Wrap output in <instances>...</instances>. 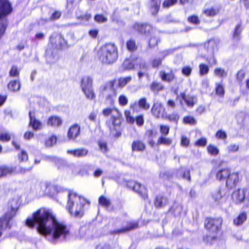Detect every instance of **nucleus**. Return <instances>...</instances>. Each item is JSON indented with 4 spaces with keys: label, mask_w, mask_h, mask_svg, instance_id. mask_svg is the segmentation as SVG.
I'll return each instance as SVG.
<instances>
[{
    "label": "nucleus",
    "mask_w": 249,
    "mask_h": 249,
    "mask_svg": "<svg viewBox=\"0 0 249 249\" xmlns=\"http://www.w3.org/2000/svg\"><path fill=\"white\" fill-rule=\"evenodd\" d=\"M9 204L11 208L10 211L7 212L0 218V237L3 231L9 226V221L16 215L18 209V203L16 200H11Z\"/></svg>",
    "instance_id": "nucleus-6"
},
{
    "label": "nucleus",
    "mask_w": 249,
    "mask_h": 249,
    "mask_svg": "<svg viewBox=\"0 0 249 249\" xmlns=\"http://www.w3.org/2000/svg\"><path fill=\"white\" fill-rule=\"evenodd\" d=\"M19 71L18 67L16 66H13L9 71V75L11 77H18Z\"/></svg>",
    "instance_id": "nucleus-48"
},
{
    "label": "nucleus",
    "mask_w": 249,
    "mask_h": 249,
    "mask_svg": "<svg viewBox=\"0 0 249 249\" xmlns=\"http://www.w3.org/2000/svg\"><path fill=\"white\" fill-rule=\"evenodd\" d=\"M231 172L228 168L219 170L216 174V178L219 181L227 180Z\"/></svg>",
    "instance_id": "nucleus-20"
},
{
    "label": "nucleus",
    "mask_w": 249,
    "mask_h": 249,
    "mask_svg": "<svg viewBox=\"0 0 249 249\" xmlns=\"http://www.w3.org/2000/svg\"><path fill=\"white\" fill-rule=\"evenodd\" d=\"M30 123L29 125L32 126L34 130H40L42 127V124L40 121L36 118L35 112H29Z\"/></svg>",
    "instance_id": "nucleus-14"
},
{
    "label": "nucleus",
    "mask_w": 249,
    "mask_h": 249,
    "mask_svg": "<svg viewBox=\"0 0 249 249\" xmlns=\"http://www.w3.org/2000/svg\"><path fill=\"white\" fill-rule=\"evenodd\" d=\"M133 28L140 34H143L149 37V45L150 47H155L160 41L158 36L159 32L150 25L135 23Z\"/></svg>",
    "instance_id": "nucleus-4"
},
{
    "label": "nucleus",
    "mask_w": 249,
    "mask_h": 249,
    "mask_svg": "<svg viewBox=\"0 0 249 249\" xmlns=\"http://www.w3.org/2000/svg\"><path fill=\"white\" fill-rule=\"evenodd\" d=\"M80 132V126L77 124H75L69 128L68 132V137L69 139L73 140L79 135Z\"/></svg>",
    "instance_id": "nucleus-18"
},
{
    "label": "nucleus",
    "mask_w": 249,
    "mask_h": 249,
    "mask_svg": "<svg viewBox=\"0 0 249 249\" xmlns=\"http://www.w3.org/2000/svg\"><path fill=\"white\" fill-rule=\"evenodd\" d=\"M26 224L30 228H33L36 224L38 233L51 237L53 241H64L70 237L67 226L57 221L52 213L45 209H40L34 213L32 218L26 220Z\"/></svg>",
    "instance_id": "nucleus-1"
},
{
    "label": "nucleus",
    "mask_w": 249,
    "mask_h": 249,
    "mask_svg": "<svg viewBox=\"0 0 249 249\" xmlns=\"http://www.w3.org/2000/svg\"><path fill=\"white\" fill-rule=\"evenodd\" d=\"M38 189L40 188L42 193L53 196L61 190V187L57 185H53L46 182L39 183L37 185Z\"/></svg>",
    "instance_id": "nucleus-8"
},
{
    "label": "nucleus",
    "mask_w": 249,
    "mask_h": 249,
    "mask_svg": "<svg viewBox=\"0 0 249 249\" xmlns=\"http://www.w3.org/2000/svg\"><path fill=\"white\" fill-rule=\"evenodd\" d=\"M67 153L75 157L80 158L86 156L88 153V150L86 148H80L68 150Z\"/></svg>",
    "instance_id": "nucleus-23"
},
{
    "label": "nucleus",
    "mask_w": 249,
    "mask_h": 249,
    "mask_svg": "<svg viewBox=\"0 0 249 249\" xmlns=\"http://www.w3.org/2000/svg\"><path fill=\"white\" fill-rule=\"evenodd\" d=\"M178 0H165L163 3V7L168 8L176 4Z\"/></svg>",
    "instance_id": "nucleus-54"
},
{
    "label": "nucleus",
    "mask_w": 249,
    "mask_h": 249,
    "mask_svg": "<svg viewBox=\"0 0 249 249\" xmlns=\"http://www.w3.org/2000/svg\"><path fill=\"white\" fill-rule=\"evenodd\" d=\"M145 149V144L140 141H135L132 143V151L142 152Z\"/></svg>",
    "instance_id": "nucleus-27"
},
{
    "label": "nucleus",
    "mask_w": 249,
    "mask_h": 249,
    "mask_svg": "<svg viewBox=\"0 0 249 249\" xmlns=\"http://www.w3.org/2000/svg\"><path fill=\"white\" fill-rule=\"evenodd\" d=\"M138 63V58L126 59L123 62L122 67L124 71H129L135 68Z\"/></svg>",
    "instance_id": "nucleus-15"
},
{
    "label": "nucleus",
    "mask_w": 249,
    "mask_h": 249,
    "mask_svg": "<svg viewBox=\"0 0 249 249\" xmlns=\"http://www.w3.org/2000/svg\"><path fill=\"white\" fill-rule=\"evenodd\" d=\"M212 196L215 201L219 202L222 197V191L220 189L214 191L212 194Z\"/></svg>",
    "instance_id": "nucleus-42"
},
{
    "label": "nucleus",
    "mask_w": 249,
    "mask_h": 249,
    "mask_svg": "<svg viewBox=\"0 0 249 249\" xmlns=\"http://www.w3.org/2000/svg\"><path fill=\"white\" fill-rule=\"evenodd\" d=\"M16 172V168L6 165L0 166V178L11 175Z\"/></svg>",
    "instance_id": "nucleus-19"
},
{
    "label": "nucleus",
    "mask_w": 249,
    "mask_h": 249,
    "mask_svg": "<svg viewBox=\"0 0 249 249\" xmlns=\"http://www.w3.org/2000/svg\"><path fill=\"white\" fill-rule=\"evenodd\" d=\"M114 247L110 244H100L96 247V249H113Z\"/></svg>",
    "instance_id": "nucleus-56"
},
{
    "label": "nucleus",
    "mask_w": 249,
    "mask_h": 249,
    "mask_svg": "<svg viewBox=\"0 0 249 249\" xmlns=\"http://www.w3.org/2000/svg\"><path fill=\"white\" fill-rule=\"evenodd\" d=\"M219 12L220 7L218 6L214 5L205 6L202 11V13L207 17L212 18L218 15Z\"/></svg>",
    "instance_id": "nucleus-13"
},
{
    "label": "nucleus",
    "mask_w": 249,
    "mask_h": 249,
    "mask_svg": "<svg viewBox=\"0 0 249 249\" xmlns=\"http://www.w3.org/2000/svg\"><path fill=\"white\" fill-rule=\"evenodd\" d=\"M98 55L100 60L103 63H113L118 58L117 48L114 44H106L99 49Z\"/></svg>",
    "instance_id": "nucleus-3"
},
{
    "label": "nucleus",
    "mask_w": 249,
    "mask_h": 249,
    "mask_svg": "<svg viewBox=\"0 0 249 249\" xmlns=\"http://www.w3.org/2000/svg\"><path fill=\"white\" fill-rule=\"evenodd\" d=\"M94 19L95 20L99 23H104L106 22L107 20V18L104 17L102 15H96L94 17Z\"/></svg>",
    "instance_id": "nucleus-52"
},
{
    "label": "nucleus",
    "mask_w": 249,
    "mask_h": 249,
    "mask_svg": "<svg viewBox=\"0 0 249 249\" xmlns=\"http://www.w3.org/2000/svg\"><path fill=\"white\" fill-rule=\"evenodd\" d=\"M164 118H166L171 122H173L176 124H178L179 116L177 112H173L169 114L168 116L165 115Z\"/></svg>",
    "instance_id": "nucleus-39"
},
{
    "label": "nucleus",
    "mask_w": 249,
    "mask_h": 249,
    "mask_svg": "<svg viewBox=\"0 0 249 249\" xmlns=\"http://www.w3.org/2000/svg\"><path fill=\"white\" fill-rule=\"evenodd\" d=\"M132 78L130 76L121 77L118 80V86L120 88H124L126 84L130 82Z\"/></svg>",
    "instance_id": "nucleus-34"
},
{
    "label": "nucleus",
    "mask_w": 249,
    "mask_h": 249,
    "mask_svg": "<svg viewBox=\"0 0 249 249\" xmlns=\"http://www.w3.org/2000/svg\"><path fill=\"white\" fill-rule=\"evenodd\" d=\"M124 114V116L126 120V122L130 124H134V123L135 122V119L133 118V117H132L131 115L130 111L129 110H125Z\"/></svg>",
    "instance_id": "nucleus-45"
},
{
    "label": "nucleus",
    "mask_w": 249,
    "mask_h": 249,
    "mask_svg": "<svg viewBox=\"0 0 249 249\" xmlns=\"http://www.w3.org/2000/svg\"><path fill=\"white\" fill-rule=\"evenodd\" d=\"M138 106L140 108L144 110H148L150 107V105L147 103L146 99L142 98L139 100L138 102Z\"/></svg>",
    "instance_id": "nucleus-37"
},
{
    "label": "nucleus",
    "mask_w": 249,
    "mask_h": 249,
    "mask_svg": "<svg viewBox=\"0 0 249 249\" xmlns=\"http://www.w3.org/2000/svg\"><path fill=\"white\" fill-rule=\"evenodd\" d=\"M199 74L201 76L206 75L209 71V67L204 64H200L199 66Z\"/></svg>",
    "instance_id": "nucleus-43"
},
{
    "label": "nucleus",
    "mask_w": 249,
    "mask_h": 249,
    "mask_svg": "<svg viewBox=\"0 0 249 249\" xmlns=\"http://www.w3.org/2000/svg\"><path fill=\"white\" fill-rule=\"evenodd\" d=\"M176 177L178 178H183L188 181L191 180L190 172L184 167H181L177 171Z\"/></svg>",
    "instance_id": "nucleus-24"
},
{
    "label": "nucleus",
    "mask_w": 249,
    "mask_h": 249,
    "mask_svg": "<svg viewBox=\"0 0 249 249\" xmlns=\"http://www.w3.org/2000/svg\"><path fill=\"white\" fill-rule=\"evenodd\" d=\"M216 137L219 139L224 140L227 138V134L224 131L218 130L216 133Z\"/></svg>",
    "instance_id": "nucleus-61"
},
{
    "label": "nucleus",
    "mask_w": 249,
    "mask_h": 249,
    "mask_svg": "<svg viewBox=\"0 0 249 249\" xmlns=\"http://www.w3.org/2000/svg\"><path fill=\"white\" fill-rule=\"evenodd\" d=\"M227 71L225 69L221 68H216L214 70V74L216 76L221 78L226 77L227 76Z\"/></svg>",
    "instance_id": "nucleus-35"
},
{
    "label": "nucleus",
    "mask_w": 249,
    "mask_h": 249,
    "mask_svg": "<svg viewBox=\"0 0 249 249\" xmlns=\"http://www.w3.org/2000/svg\"><path fill=\"white\" fill-rule=\"evenodd\" d=\"M207 143V140L205 138H201L198 141H197L195 144L197 146H204L206 145Z\"/></svg>",
    "instance_id": "nucleus-64"
},
{
    "label": "nucleus",
    "mask_w": 249,
    "mask_h": 249,
    "mask_svg": "<svg viewBox=\"0 0 249 249\" xmlns=\"http://www.w3.org/2000/svg\"><path fill=\"white\" fill-rule=\"evenodd\" d=\"M100 150L104 153L107 152L108 150L107 143L104 141H99L98 142Z\"/></svg>",
    "instance_id": "nucleus-44"
},
{
    "label": "nucleus",
    "mask_w": 249,
    "mask_h": 249,
    "mask_svg": "<svg viewBox=\"0 0 249 249\" xmlns=\"http://www.w3.org/2000/svg\"><path fill=\"white\" fill-rule=\"evenodd\" d=\"M119 103L121 106H125L128 103V99L124 95H121L119 97Z\"/></svg>",
    "instance_id": "nucleus-57"
},
{
    "label": "nucleus",
    "mask_w": 249,
    "mask_h": 249,
    "mask_svg": "<svg viewBox=\"0 0 249 249\" xmlns=\"http://www.w3.org/2000/svg\"><path fill=\"white\" fill-rule=\"evenodd\" d=\"M162 58L161 57H155L151 60V64L153 68H158L160 66L162 62Z\"/></svg>",
    "instance_id": "nucleus-47"
},
{
    "label": "nucleus",
    "mask_w": 249,
    "mask_h": 249,
    "mask_svg": "<svg viewBox=\"0 0 249 249\" xmlns=\"http://www.w3.org/2000/svg\"><path fill=\"white\" fill-rule=\"evenodd\" d=\"M183 122L185 124L195 125L196 124V120L195 119L194 117L188 116L183 118Z\"/></svg>",
    "instance_id": "nucleus-40"
},
{
    "label": "nucleus",
    "mask_w": 249,
    "mask_h": 249,
    "mask_svg": "<svg viewBox=\"0 0 249 249\" xmlns=\"http://www.w3.org/2000/svg\"><path fill=\"white\" fill-rule=\"evenodd\" d=\"M161 2L160 0H151L150 3V11L152 15H156L160 9Z\"/></svg>",
    "instance_id": "nucleus-28"
},
{
    "label": "nucleus",
    "mask_w": 249,
    "mask_h": 249,
    "mask_svg": "<svg viewBox=\"0 0 249 249\" xmlns=\"http://www.w3.org/2000/svg\"><path fill=\"white\" fill-rule=\"evenodd\" d=\"M20 88V84L18 80L11 81L8 84V88L12 91H18Z\"/></svg>",
    "instance_id": "nucleus-30"
},
{
    "label": "nucleus",
    "mask_w": 249,
    "mask_h": 249,
    "mask_svg": "<svg viewBox=\"0 0 249 249\" xmlns=\"http://www.w3.org/2000/svg\"><path fill=\"white\" fill-rule=\"evenodd\" d=\"M224 92V87L220 84L218 85L216 88V94L219 96H223Z\"/></svg>",
    "instance_id": "nucleus-60"
},
{
    "label": "nucleus",
    "mask_w": 249,
    "mask_h": 249,
    "mask_svg": "<svg viewBox=\"0 0 249 249\" xmlns=\"http://www.w3.org/2000/svg\"><path fill=\"white\" fill-rule=\"evenodd\" d=\"M99 203L102 206L108 208L110 205V202L109 199L104 196H101L99 198Z\"/></svg>",
    "instance_id": "nucleus-41"
},
{
    "label": "nucleus",
    "mask_w": 249,
    "mask_h": 249,
    "mask_svg": "<svg viewBox=\"0 0 249 249\" xmlns=\"http://www.w3.org/2000/svg\"><path fill=\"white\" fill-rule=\"evenodd\" d=\"M114 112H116L117 114L119 113V112L117 109H114L113 108H107L104 109L103 110V114L105 116H108L110 115H114L113 113H114ZM112 119H113L112 122H113V124H114L115 123V121L117 120V117H114L113 116H112Z\"/></svg>",
    "instance_id": "nucleus-31"
},
{
    "label": "nucleus",
    "mask_w": 249,
    "mask_h": 249,
    "mask_svg": "<svg viewBox=\"0 0 249 249\" xmlns=\"http://www.w3.org/2000/svg\"><path fill=\"white\" fill-rule=\"evenodd\" d=\"M151 90L154 92L158 93L159 91L162 90L164 89L163 85L159 82H153L150 85Z\"/></svg>",
    "instance_id": "nucleus-32"
},
{
    "label": "nucleus",
    "mask_w": 249,
    "mask_h": 249,
    "mask_svg": "<svg viewBox=\"0 0 249 249\" xmlns=\"http://www.w3.org/2000/svg\"><path fill=\"white\" fill-rule=\"evenodd\" d=\"M172 142V140L168 138H166L165 136H161L160 137L158 141H157V144L160 145V144H164L166 145H170Z\"/></svg>",
    "instance_id": "nucleus-38"
},
{
    "label": "nucleus",
    "mask_w": 249,
    "mask_h": 249,
    "mask_svg": "<svg viewBox=\"0 0 249 249\" xmlns=\"http://www.w3.org/2000/svg\"><path fill=\"white\" fill-rule=\"evenodd\" d=\"M182 99L185 102L186 105L190 107H193L197 102L196 97L189 95H186L184 94L182 95Z\"/></svg>",
    "instance_id": "nucleus-26"
},
{
    "label": "nucleus",
    "mask_w": 249,
    "mask_h": 249,
    "mask_svg": "<svg viewBox=\"0 0 249 249\" xmlns=\"http://www.w3.org/2000/svg\"><path fill=\"white\" fill-rule=\"evenodd\" d=\"M222 219L221 217L217 218H207L205 222L206 228L213 232H216L221 228Z\"/></svg>",
    "instance_id": "nucleus-9"
},
{
    "label": "nucleus",
    "mask_w": 249,
    "mask_h": 249,
    "mask_svg": "<svg viewBox=\"0 0 249 249\" xmlns=\"http://www.w3.org/2000/svg\"><path fill=\"white\" fill-rule=\"evenodd\" d=\"M168 201L167 197L159 195L158 196L155 200V206L157 208H162L168 204Z\"/></svg>",
    "instance_id": "nucleus-25"
},
{
    "label": "nucleus",
    "mask_w": 249,
    "mask_h": 249,
    "mask_svg": "<svg viewBox=\"0 0 249 249\" xmlns=\"http://www.w3.org/2000/svg\"><path fill=\"white\" fill-rule=\"evenodd\" d=\"M246 214L243 213H240L235 219H234L233 223L236 226H240L246 221Z\"/></svg>",
    "instance_id": "nucleus-33"
},
{
    "label": "nucleus",
    "mask_w": 249,
    "mask_h": 249,
    "mask_svg": "<svg viewBox=\"0 0 249 249\" xmlns=\"http://www.w3.org/2000/svg\"><path fill=\"white\" fill-rule=\"evenodd\" d=\"M136 124L139 126H142L144 124V119L142 115H139L136 118Z\"/></svg>",
    "instance_id": "nucleus-62"
},
{
    "label": "nucleus",
    "mask_w": 249,
    "mask_h": 249,
    "mask_svg": "<svg viewBox=\"0 0 249 249\" xmlns=\"http://www.w3.org/2000/svg\"><path fill=\"white\" fill-rule=\"evenodd\" d=\"M151 112L156 117L164 118L166 115L165 109L161 102H157L154 103Z\"/></svg>",
    "instance_id": "nucleus-12"
},
{
    "label": "nucleus",
    "mask_w": 249,
    "mask_h": 249,
    "mask_svg": "<svg viewBox=\"0 0 249 249\" xmlns=\"http://www.w3.org/2000/svg\"><path fill=\"white\" fill-rule=\"evenodd\" d=\"M207 149L209 153L214 156L217 155L219 153V150L218 148L213 145H209Z\"/></svg>",
    "instance_id": "nucleus-49"
},
{
    "label": "nucleus",
    "mask_w": 249,
    "mask_h": 249,
    "mask_svg": "<svg viewBox=\"0 0 249 249\" xmlns=\"http://www.w3.org/2000/svg\"><path fill=\"white\" fill-rule=\"evenodd\" d=\"M239 145L236 144H230L228 147V152L229 153L237 152L239 149Z\"/></svg>",
    "instance_id": "nucleus-58"
},
{
    "label": "nucleus",
    "mask_w": 249,
    "mask_h": 249,
    "mask_svg": "<svg viewBox=\"0 0 249 249\" xmlns=\"http://www.w3.org/2000/svg\"><path fill=\"white\" fill-rule=\"evenodd\" d=\"M139 65L140 71H146L147 70V66L145 63L142 61L138 60V63L137 65Z\"/></svg>",
    "instance_id": "nucleus-63"
},
{
    "label": "nucleus",
    "mask_w": 249,
    "mask_h": 249,
    "mask_svg": "<svg viewBox=\"0 0 249 249\" xmlns=\"http://www.w3.org/2000/svg\"><path fill=\"white\" fill-rule=\"evenodd\" d=\"M12 7L8 0H0V38L7 27L6 16L12 12Z\"/></svg>",
    "instance_id": "nucleus-5"
},
{
    "label": "nucleus",
    "mask_w": 249,
    "mask_h": 249,
    "mask_svg": "<svg viewBox=\"0 0 249 249\" xmlns=\"http://www.w3.org/2000/svg\"><path fill=\"white\" fill-rule=\"evenodd\" d=\"M50 41L51 43L55 48L61 49L66 47L67 44L64 36L61 34H56L50 37Z\"/></svg>",
    "instance_id": "nucleus-11"
},
{
    "label": "nucleus",
    "mask_w": 249,
    "mask_h": 249,
    "mask_svg": "<svg viewBox=\"0 0 249 249\" xmlns=\"http://www.w3.org/2000/svg\"><path fill=\"white\" fill-rule=\"evenodd\" d=\"M160 132L162 136H166L169 132V127L167 125H161L160 126Z\"/></svg>",
    "instance_id": "nucleus-53"
},
{
    "label": "nucleus",
    "mask_w": 249,
    "mask_h": 249,
    "mask_svg": "<svg viewBox=\"0 0 249 249\" xmlns=\"http://www.w3.org/2000/svg\"><path fill=\"white\" fill-rule=\"evenodd\" d=\"M188 20L189 22L193 23L196 25H197L200 23V21L197 16H192L188 18Z\"/></svg>",
    "instance_id": "nucleus-59"
},
{
    "label": "nucleus",
    "mask_w": 249,
    "mask_h": 249,
    "mask_svg": "<svg viewBox=\"0 0 249 249\" xmlns=\"http://www.w3.org/2000/svg\"><path fill=\"white\" fill-rule=\"evenodd\" d=\"M11 139V135L7 132L0 133V141L2 142H8Z\"/></svg>",
    "instance_id": "nucleus-51"
},
{
    "label": "nucleus",
    "mask_w": 249,
    "mask_h": 249,
    "mask_svg": "<svg viewBox=\"0 0 249 249\" xmlns=\"http://www.w3.org/2000/svg\"><path fill=\"white\" fill-rule=\"evenodd\" d=\"M18 159L20 162H24L28 160V156L27 152L22 150L18 155Z\"/></svg>",
    "instance_id": "nucleus-46"
},
{
    "label": "nucleus",
    "mask_w": 249,
    "mask_h": 249,
    "mask_svg": "<svg viewBox=\"0 0 249 249\" xmlns=\"http://www.w3.org/2000/svg\"><path fill=\"white\" fill-rule=\"evenodd\" d=\"M192 69L190 66H185L182 68L181 72L182 74L186 76H189L192 72Z\"/></svg>",
    "instance_id": "nucleus-55"
},
{
    "label": "nucleus",
    "mask_w": 249,
    "mask_h": 249,
    "mask_svg": "<svg viewBox=\"0 0 249 249\" xmlns=\"http://www.w3.org/2000/svg\"><path fill=\"white\" fill-rule=\"evenodd\" d=\"M89 202L84 198L70 192L68 195L67 209L71 215L75 217H81L84 214V207Z\"/></svg>",
    "instance_id": "nucleus-2"
},
{
    "label": "nucleus",
    "mask_w": 249,
    "mask_h": 249,
    "mask_svg": "<svg viewBox=\"0 0 249 249\" xmlns=\"http://www.w3.org/2000/svg\"><path fill=\"white\" fill-rule=\"evenodd\" d=\"M92 79L86 76L82 78L81 82V87L82 91L87 98L92 100L95 98V94L92 89Z\"/></svg>",
    "instance_id": "nucleus-7"
},
{
    "label": "nucleus",
    "mask_w": 249,
    "mask_h": 249,
    "mask_svg": "<svg viewBox=\"0 0 249 249\" xmlns=\"http://www.w3.org/2000/svg\"><path fill=\"white\" fill-rule=\"evenodd\" d=\"M245 194L243 189H238L235 191L232 194L231 197L236 203H239L243 201L245 199Z\"/></svg>",
    "instance_id": "nucleus-17"
},
{
    "label": "nucleus",
    "mask_w": 249,
    "mask_h": 249,
    "mask_svg": "<svg viewBox=\"0 0 249 249\" xmlns=\"http://www.w3.org/2000/svg\"><path fill=\"white\" fill-rule=\"evenodd\" d=\"M126 47L128 50L130 52H134L137 49V46L135 40L132 39H130L127 41Z\"/></svg>",
    "instance_id": "nucleus-36"
},
{
    "label": "nucleus",
    "mask_w": 249,
    "mask_h": 249,
    "mask_svg": "<svg viewBox=\"0 0 249 249\" xmlns=\"http://www.w3.org/2000/svg\"><path fill=\"white\" fill-rule=\"evenodd\" d=\"M56 142V137L55 136H52L46 141V145L48 147H51L55 144Z\"/></svg>",
    "instance_id": "nucleus-50"
},
{
    "label": "nucleus",
    "mask_w": 249,
    "mask_h": 249,
    "mask_svg": "<svg viewBox=\"0 0 249 249\" xmlns=\"http://www.w3.org/2000/svg\"><path fill=\"white\" fill-rule=\"evenodd\" d=\"M159 75L163 81L168 83L172 81L175 78V75L172 71H170L169 72L161 71L160 72Z\"/></svg>",
    "instance_id": "nucleus-21"
},
{
    "label": "nucleus",
    "mask_w": 249,
    "mask_h": 249,
    "mask_svg": "<svg viewBox=\"0 0 249 249\" xmlns=\"http://www.w3.org/2000/svg\"><path fill=\"white\" fill-rule=\"evenodd\" d=\"M239 180L238 173L230 174L226 180V186L229 188H232L235 186Z\"/></svg>",
    "instance_id": "nucleus-16"
},
{
    "label": "nucleus",
    "mask_w": 249,
    "mask_h": 249,
    "mask_svg": "<svg viewBox=\"0 0 249 249\" xmlns=\"http://www.w3.org/2000/svg\"><path fill=\"white\" fill-rule=\"evenodd\" d=\"M138 227V224L136 222L129 223L126 227L123 228L121 230L115 231L114 233L125 232L135 229L137 228Z\"/></svg>",
    "instance_id": "nucleus-29"
},
{
    "label": "nucleus",
    "mask_w": 249,
    "mask_h": 249,
    "mask_svg": "<svg viewBox=\"0 0 249 249\" xmlns=\"http://www.w3.org/2000/svg\"><path fill=\"white\" fill-rule=\"evenodd\" d=\"M126 185L128 188L132 189L143 199L147 197V189L138 182L133 180L128 181L127 182Z\"/></svg>",
    "instance_id": "nucleus-10"
},
{
    "label": "nucleus",
    "mask_w": 249,
    "mask_h": 249,
    "mask_svg": "<svg viewBox=\"0 0 249 249\" xmlns=\"http://www.w3.org/2000/svg\"><path fill=\"white\" fill-rule=\"evenodd\" d=\"M62 123V119L58 116H52L50 117L47 121V124L52 127H57Z\"/></svg>",
    "instance_id": "nucleus-22"
}]
</instances>
